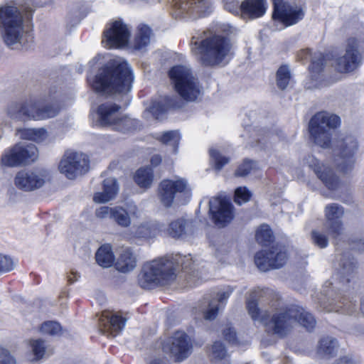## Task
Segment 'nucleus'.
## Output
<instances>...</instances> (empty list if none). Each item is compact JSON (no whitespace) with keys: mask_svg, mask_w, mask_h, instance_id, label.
<instances>
[{"mask_svg":"<svg viewBox=\"0 0 364 364\" xmlns=\"http://www.w3.org/2000/svg\"><path fill=\"white\" fill-rule=\"evenodd\" d=\"M247 309L252 320L263 323L268 331L280 337H283L290 332L296 322L308 331H311L316 323L314 317L310 313L298 306L276 309L270 320L267 319V311L260 310L255 300H247Z\"/></svg>","mask_w":364,"mask_h":364,"instance_id":"f257e3e1","label":"nucleus"},{"mask_svg":"<svg viewBox=\"0 0 364 364\" xmlns=\"http://www.w3.org/2000/svg\"><path fill=\"white\" fill-rule=\"evenodd\" d=\"M133 76L125 61L121 60L109 63L99 70L97 75L88 77V82L97 92L103 94H126L131 90Z\"/></svg>","mask_w":364,"mask_h":364,"instance_id":"f03ea898","label":"nucleus"},{"mask_svg":"<svg viewBox=\"0 0 364 364\" xmlns=\"http://www.w3.org/2000/svg\"><path fill=\"white\" fill-rule=\"evenodd\" d=\"M192 37L191 52L203 65L206 66L225 65L232 57V46L230 41L223 36L210 37Z\"/></svg>","mask_w":364,"mask_h":364,"instance_id":"7ed1b4c3","label":"nucleus"},{"mask_svg":"<svg viewBox=\"0 0 364 364\" xmlns=\"http://www.w3.org/2000/svg\"><path fill=\"white\" fill-rule=\"evenodd\" d=\"M191 259L186 256L176 258L168 256L154 259L144 264L139 283L144 289L168 284L176 279L179 263L186 269L188 268L186 262Z\"/></svg>","mask_w":364,"mask_h":364,"instance_id":"20e7f679","label":"nucleus"},{"mask_svg":"<svg viewBox=\"0 0 364 364\" xmlns=\"http://www.w3.org/2000/svg\"><path fill=\"white\" fill-rule=\"evenodd\" d=\"M23 14L16 6L0 8V23L3 27V39L12 49L27 48L29 35L24 31Z\"/></svg>","mask_w":364,"mask_h":364,"instance_id":"39448f33","label":"nucleus"},{"mask_svg":"<svg viewBox=\"0 0 364 364\" xmlns=\"http://www.w3.org/2000/svg\"><path fill=\"white\" fill-rule=\"evenodd\" d=\"M60 109L55 104L43 105L39 101L29 100L23 103L11 105L8 114L16 120H44L55 117Z\"/></svg>","mask_w":364,"mask_h":364,"instance_id":"423d86ee","label":"nucleus"},{"mask_svg":"<svg viewBox=\"0 0 364 364\" xmlns=\"http://www.w3.org/2000/svg\"><path fill=\"white\" fill-rule=\"evenodd\" d=\"M158 197L161 204L171 207L173 203H186L191 197V188L184 178L175 176L162 180L158 187Z\"/></svg>","mask_w":364,"mask_h":364,"instance_id":"0eeeda50","label":"nucleus"},{"mask_svg":"<svg viewBox=\"0 0 364 364\" xmlns=\"http://www.w3.org/2000/svg\"><path fill=\"white\" fill-rule=\"evenodd\" d=\"M364 54V33L346 40L345 54L337 58L334 63L336 70L341 73L355 70L361 63Z\"/></svg>","mask_w":364,"mask_h":364,"instance_id":"6e6552de","label":"nucleus"},{"mask_svg":"<svg viewBox=\"0 0 364 364\" xmlns=\"http://www.w3.org/2000/svg\"><path fill=\"white\" fill-rule=\"evenodd\" d=\"M169 77L177 92L187 101H194L200 95L198 80L191 69L186 65L173 66L169 71Z\"/></svg>","mask_w":364,"mask_h":364,"instance_id":"1a4fd4ad","label":"nucleus"},{"mask_svg":"<svg viewBox=\"0 0 364 364\" xmlns=\"http://www.w3.org/2000/svg\"><path fill=\"white\" fill-rule=\"evenodd\" d=\"M340 124V118L326 112L316 114L310 120L309 132L314 143L328 148L331 143V129Z\"/></svg>","mask_w":364,"mask_h":364,"instance_id":"9d476101","label":"nucleus"},{"mask_svg":"<svg viewBox=\"0 0 364 364\" xmlns=\"http://www.w3.org/2000/svg\"><path fill=\"white\" fill-rule=\"evenodd\" d=\"M358 149V141L353 136H347L338 141L335 164L340 172L348 173L353 171Z\"/></svg>","mask_w":364,"mask_h":364,"instance_id":"9b49d317","label":"nucleus"},{"mask_svg":"<svg viewBox=\"0 0 364 364\" xmlns=\"http://www.w3.org/2000/svg\"><path fill=\"white\" fill-rule=\"evenodd\" d=\"M90 168V161L87 155L82 153L66 151L58 165L60 172L69 179L87 173Z\"/></svg>","mask_w":364,"mask_h":364,"instance_id":"f8f14e48","label":"nucleus"},{"mask_svg":"<svg viewBox=\"0 0 364 364\" xmlns=\"http://www.w3.org/2000/svg\"><path fill=\"white\" fill-rule=\"evenodd\" d=\"M130 28L122 20H115L107 24L102 43L107 48H118L127 45Z\"/></svg>","mask_w":364,"mask_h":364,"instance_id":"ddd939ff","label":"nucleus"},{"mask_svg":"<svg viewBox=\"0 0 364 364\" xmlns=\"http://www.w3.org/2000/svg\"><path fill=\"white\" fill-rule=\"evenodd\" d=\"M273 18L286 26L294 25L304 17L303 8L295 4H289L284 0H273Z\"/></svg>","mask_w":364,"mask_h":364,"instance_id":"4468645a","label":"nucleus"},{"mask_svg":"<svg viewBox=\"0 0 364 364\" xmlns=\"http://www.w3.org/2000/svg\"><path fill=\"white\" fill-rule=\"evenodd\" d=\"M287 260V252L282 247H273L272 250H262L255 255V262L263 272L282 267Z\"/></svg>","mask_w":364,"mask_h":364,"instance_id":"2eb2a0df","label":"nucleus"},{"mask_svg":"<svg viewBox=\"0 0 364 364\" xmlns=\"http://www.w3.org/2000/svg\"><path fill=\"white\" fill-rule=\"evenodd\" d=\"M49 178V173L45 169L21 171L16 174L14 183L18 188L31 191L41 188Z\"/></svg>","mask_w":364,"mask_h":364,"instance_id":"dca6fc26","label":"nucleus"},{"mask_svg":"<svg viewBox=\"0 0 364 364\" xmlns=\"http://www.w3.org/2000/svg\"><path fill=\"white\" fill-rule=\"evenodd\" d=\"M209 213L215 225L219 228L227 225L233 219V207L225 198H213L209 201Z\"/></svg>","mask_w":364,"mask_h":364,"instance_id":"f3484780","label":"nucleus"},{"mask_svg":"<svg viewBox=\"0 0 364 364\" xmlns=\"http://www.w3.org/2000/svg\"><path fill=\"white\" fill-rule=\"evenodd\" d=\"M191 344L188 336L183 331H176L164 346V350L169 352L177 361L188 356Z\"/></svg>","mask_w":364,"mask_h":364,"instance_id":"a211bd4d","label":"nucleus"},{"mask_svg":"<svg viewBox=\"0 0 364 364\" xmlns=\"http://www.w3.org/2000/svg\"><path fill=\"white\" fill-rule=\"evenodd\" d=\"M309 167L314 171L317 177L331 190H336L340 186L338 178L333 174L332 171L323 164L315 158L309 156L306 159Z\"/></svg>","mask_w":364,"mask_h":364,"instance_id":"6ab92c4d","label":"nucleus"},{"mask_svg":"<svg viewBox=\"0 0 364 364\" xmlns=\"http://www.w3.org/2000/svg\"><path fill=\"white\" fill-rule=\"evenodd\" d=\"M172 3L178 15L196 14L205 16L211 6L210 0H172Z\"/></svg>","mask_w":364,"mask_h":364,"instance_id":"aec40b11","label":"nucleus"},{"mask_svg":"<svg viewBox=\"0 0 364 364\" xmlns=\"http://www.w3.org/2000/svg\"><path fill=\"white\" fill-rule=\"evenodd\" d=\"M343 213V208L338 204L333 203L326 207V222L325 226L328 229V234L333 237L336 238L343 232L341 218Z\"/></svg>","mask_w":364,"mask_h":364,"instance_id":"412c9836","label":"nucleus"},{"mask_svg":"<svg viewBox=\"0 0 364 364\" xmlns=\"http://www.w3.org/2000/svg\"><path fill=\"white\" fill-rule=\"evenodd\" d=\"M126 321L119 314L103 313L99 319L100 330L104 334L115 336L124 328Z\"/></svg>","mask_w":364,"mask_h":364,"instance_id":"4be33fe9","label":"nucleus"},{"mask_svg":"<svg viewBox=\"0 0 364 364\" xmlns=\"http://www.w3.org/2000/svg\"><path fill=\"white\" fill-rule=\"evenodd\" d=\"M232 292V289L230 287L220 291L216 298L210 300L203 309L204 318L210 321L215 318L218 311L224 307Z\"/></svg>","mask_w":364,"mask_h":364,"instance_id":"5701e85b","label":"nucleus"},{"mask_svg":"<svg viewBox=\"0 0 364 364\" xmlns=\"http://www.w3.org/2000/svg\"><path fill=\"white\" fill-rule=\"evenodd\" d=\"M193 223L183 218L171 221L168 226L161 228L160 231L173 238H181L193 231Z\"/></svg>","mask_w":364,"mask_h":364,"instance_id":"b1692460","label":"nucleus"},{"mask_svg":"<svg viewBox=\"0 0 364 364\" xmlns=\"http://www.w3.org/2000/svg\"><path fill=\"white\" fill-rule=\"evenodd\" d=\"M26 343L28 348L26 357L30 362H38L51 354L49 346L41 338H31Z\"/></svg>","mask_w":364,"mask_h":364,"instance_id":"393cba45","label":"nucleus"},{"mask_svg":"<svg viewBox=\"0 0 364 364\" xmlns=\"http://www.w3.org/2000/svg\"><path fill=\"white\" fill-rule=\"evenodd\" d=\"M140 212L134 204L127 205L126 208L115 206L112 220L122 228H128L132 223L131 217L138 218Z\"/></svg>","mask_w":364,"mask_h":364,"instance_id":"a878e982","label":"nucleus"},{"mask_svg":"<svg viewBox=\"0 0 364 364\" xmlns=\"http://www.w3.org/2000/svg\"><path fill=\"white\" fill-rule=\"evenodd\" d=\"M241 14L251 19L260 18L267 9V0H245L240 4Z\"/></svg>","mask_w":364,"mask_h":364,"instance_id":"bb28decb","label":"nucleus"},{"mask_svg":"<svg viewBox=\"0 0 364 364\" xmlns=\"http://www.w3.org/2000/svg\"><path fill=\"white\" fill-rule=\"evenodd\" d=\"M120 107L116 104L107 102L101 105L97 110L99 123L102 126H110L117 121L120 116Z\"/></svg>","mask_w":364,"mask_h":364,"instance_id":"cd10ccee","label":"nucleus"},{"mask_svg":"<svg viewBox=\"0 0 364 364\" xmlns=\"http://www.w3.org/2000/svg\"><path fill=\"white\" fill-rule=\"evenodd\" d=\"M119 191L117 181L114 178H108L103 181V189L94 195L93 200L97 203H105L114 199Z\"/></svg>","mask_w":364,"mask_h":364,"instance_id":"c85d7f7f","label":"nucleus"},{"mask_svg":"<svg viewBox=\"0 0 364 364\" xmlns=\"http://www.w3.org/2000/svg\"><path fill=\"white\" fill-rule=\"evenodd\" d=\"M136 263V255L130 249L125 248L119 253L114 265L119 272L127 273L134 269Z\"/></svg>","mask_w":364,"mask_h":364,"instance_id":"c756f323","label":"nucleus"},{"mask_svg":"<svg viewBox=\"0 0 364 364\" xmlns=\"http://www.w3.org/2000/svg\"><path fill=\"white\" fill-rule=\"evenodd\" d=\"M298 57L300 60H307L309 58L311 60V65L310 66V72L311 77L314 80L317 81L320 77V73L323 69V56L321 53H315L314 56L312 57L311 50L305 49L302 50L298 54Z\"/></svg>","mask_w":364,"mask_h":364,"instance_id":"7c9ffc66","label":"nucleus"},{"mask_svg":"<svg viewBox=\"0 0 364 364\" xmlns=\"http://www.w3.org/2000/svg\"><path fill=\"white\" fill-rule=\"evenodd\" d=\"M152 31L151 28L144 23H140L136 31L132 46L135 50H143L151 42Z\"/></svg>","mask_w":364,"mask_h":364,"instance_id":"2f4dec72","label":"nucleus"},{"mask_svg":"<svg viewBox=\"0 0 364 364\" xmlns=\"http://www.w3.org/2000/svg\"><path fill=\"white\" fill-rule=\"evenodd\" d=\"M95 258L100 266L104 268L111 267L114 261L112 247L107 244L102 245L97 251Z\"/></svg>","mask_w":364,"mask_h":364,"instance_id":"473e14b6","label":"nucleus"},{"mask_svg":"<svg viewBox=\"0 0 364 364\" xmlns=\"http://www.w3.org/2000/svg\"><path fill=\"white\" fill-rule=\"evenodd\" d=\"M337 348V341L334 338L326 337L320 340L317 353L322 357L330 358L336 353Z\"/></svg>","mask_w":364,"mask_h":364,"instance_id":"72a5a7b5","label":"nucleus"},{"mask_svg":"<svg viewBox=\"0 0 364 364\" xmlns=\"http://www.w3.org/2000/svg\"><path fill=\"white\" fill-rule=\"evenodd\" d=\"M154 181V171L150 167L138 169L134 175V181L140 187L149 188Z\"/></svg>","mask_w":364,"mask_h":364,"instance_id":"f704fd0d","label":"nucleus"},{"mask_svg":"<svg viewBox=\"0 0 364 364\" xmlns=\"http://www.w3.org/2000/svg\"><path fill=\"white\" fill-rule=\"evenodd\" d=\"M17 151L20 155L21 164H29L38 158V149L33 144H16Z\"/></svg>","mask_w":364,"mask_h":364,"instance_id":"c9c22d12","label":"nucleus"},{"mask_svg":"<svg viewBox=\"0 0 364 364\" xmlns=\"http://www.w3.org/2000/svg\"><path fill=\"white\" fill-rule=\"evenodd\" d=\"M339 274L342 279L343 282H349L350 277L353 275L355 269V264L353 258L349 256L344 257L340 259Z\"/></svg>","mask_w":364,"mask_h":364,"instance_id":"e433bc0d","label":"nucleus"},{"mask_svg":"<svg viewBox=\"0 0 364 364\" xmlns=\"http://www.w3.org/2000/svg\"><path fill=\"white\" fill-rule=\"evenodd\" d=\"M138 125L139 122L136 119L120 114L117 121L114 123L112 129L123 133H127L135 130Z\"/></svg>","mask_w":364,"mask_h":364,"instance_id":"4c0bfd02","label":"nucleus"},{"mask_svg":"<svg viewBox=\"0 0 364 364\" xmlns=\"http://www.w3.org/2000/svg\"><path fill=\"white\" fill-rule=\"evenodd\" d=\"M39 331L45 336L58 337L62 335L63 328L59 323L50 321L43 323L39 328Z\"/></svg>","mask_w":364,"mask_h":364,"instance_id":"58836bf2","label":"nucleus"},{"mask_svg":"<svg viewBox=\"0 0 364 364\" xmlns=\"http://www.w3.org/2000/svg\"><path fill=\"white\" fill-rule=\"evenodd\" d=\"M16 146L4 152L1 157V164L6 166H16L21 164Z\"/></svg>","mask_w":364,"mask_h":364,"instance_id":"ea45409f","label":"nucleus"},{"mask_svg":"<svg viewBox=\"0 0 364 364\" xmlns=\"http://www.w3.org/2000/svg\"><path fill=\"white\" fill-rule=\"evenodd\" d=\"M171 106V104L168 102V100L166 97L161 98L159 100H154L152 102L151 105L149 108V112L158 119Z\"/></svg>","mask_w":364,"mask_h":364,"instance_id":"a19ab883","label":"nucleus"},{"mask_svg":"<svg viewBox=\"0 0 364 364\" xmlns=\"http://www.w3.org/2000/svg\"><path fill=\"white\" fill-rule=\"evenodd\" d=\"M210 356L214 362L223 360L225 363L228 361V353L224 345L221 342L216 341L211 347Z\"/></svg>","mask_w":364,"mask_h":364,"instance_id":"79ce46f5","label":"nucleus"},{"mask_svg":"<svg viewBox=\"0 0 364 364\" xmlns=\"http://www.w3.org/2000/svg\"><path fill=\"white\" fill-rule=\"evenodd\" d=\"M132 233L136 237L150 238L155 236V230L149 223H143L132 228Z\"/></svg>","mask_w":364,"mask_h":364,"instance_id":"37998d69","label":"nucleus"},{"mask_svg":"<svg viewBox=\"0 0 364 364\" xmlns=\"http://www.w3.org/2000/svg\"><path fill=\"white\" fill-rule=\"evenodd\" d=\"M291 80V73L287 65L281 66L277 72V85L281 90L287 87Z\"/></svg>","mask_w":364,"mask_h":364,"instance_id":"c03bdc74","label":"nucleus"},{"mask_svg":"<svg viewBox=\"0 0 364 364\" xmlns=\"http://www.w3.org/2000/svg\"><path fill=\"white\" fill-rule=\"evenodd\" d=\"M255 237L259 244L267 245L272 240L273 234L268 225H262L257 230Z\"/></svg>","mask_w":364,"mask_h":364,"instance_id":"a18cd8bd","label":"nucleus"},{"mask_svg":"<svg viewBox=\"0 0 364 364\" xmlns=\"http://www.w3.org/2000/svg\"><path fill=\"white\" fill-rule=\"evenodd\" d=\"M181 139L180 134L178 131H169L164 133L161 138L160 141L163 144H169L173 146V151L176 152L177 146Z\"/></svg>","mask_w":364,"mask_h":364,"instance_id":"49530a36","label":"nucleus"},{"mask_svg":"<svg viewBox=\"0 0 364 364\" xmlns=\"http://www.w3.org/2000/svg\"><path fill=\"white\" fill-rule=\"evenodd\" d=\"M251 193L246 187H239L235 191V201L239 205L247 203L251 198Z\"/></svg>","mask_w":364,"mask_h":364,"instance_id":"de8ad7c7","label":"nucleus"},{"mask_svg":"<svg viewBox=\"0 0 364 364\" xmlns=\"http://www.w3.org/2000/svg\"><path fill=\"white\" fill-rule=\"evenodd\" d=\"M210 156L212 161H214L215 168L220 170L226 164L229 162V159L221 156L220 152L215 149H210Z\"/></svg>","mask_w":364,"mask_h":364,"instance_id":"09e8293b","label":"nucleus"},{"mask_svg":"<svg viewBox=\"0 0 364 364\" xmlns=\"http://www.w3.org/2000/svg\"><path fill=\"white\" fill-rule=\"evenodd\" d=\"M257 168L255 162L252 161L245 160L241 164L236 171V175L239 176H245L250 173L254 169Z\"/></svg>","mask_w":364,"mask_h":364,"instance_id":"8fccbe9b","label":"nucleus"},{"mask_svg":"<svg viewBox=\"0 0 364 364\" xmlns=\"http://www.w3.org/2000/svg\"><path fill=\"white\" fill-rule=\"evenodd\" d=\"M311 239L316 245L320 248H324L328 245V239L325 235L318 231H312Z\"/></svg>","mask_w":364,"mask_h":364,"instance_id":"3c124183","label":"nucleus"},{"mask_svg":"<svg viewBox=\"0 0 364 364\" xmlns=\"http://www.w3.org/2000/svg\"><path fill=\"white\" fill-rule=\"evenodd\" d=\"M49 134L43 128L33 129L32 141L36 143L45 142L48 140Z\"/></svg>","mask_w":364,"mask_h":364,"instance_id":"603ef678","label":"nucleus"},{"mask_svg":"<svg viewBox=\"0 0 364 364\" xmlns=\"http://www.w3.org/2000/svg\"><path fill=\"white\" fill-rule=\"evenodd\" d=\"M114 207L101 206L95 210V216L99 219L112 218Z\"/></svg>","mask_w":364,"mask_h":364,"instance_id":"864d4df0","label":"nucleus"},{"mask_svg":"<svg viewBox=\"0 0 364 364\" xmlns=\"http://www.w3.org/2000/svg\"><path fill=\"white\" fill-rule=\"evenodd\" d=\"M14 267L13 260L6 255H0V272L11 271Z\"/></svg>","mask_w":364,"mask_h":364,"instance_id":"5fc2aeb1","label":"nucleus"},{"mask_svg":"<svg viewBox=\"0 0 364 364\" xmlns=\"http://www.w3.org/2000/svg\"><path fill=\"white\" fill-rule=\"evenodd\" d=\"M0 364H16V360L7 350L0 348Z\"/></svg>","mask_w":364,"mask_h":364,"instance_id":"6e6d98bb","label":"nucleus"},{"mask_svg":"<svg viewBox=\"0 0 364 364\" xmlns=\"http://www.w3.org/2000/svg\"><path fill=\"white\" fill-rule=\"evenodd\" d=\"M229 253V247L228 245H221L216 250L215 257L220 261L225 262Z\"/></svg>","mask_w":364,"mask_h":364,"instance_id":"4d7b16f0","label":"nucleus"},{"mask_svg":"<svg viewBox=\"0 0 364 364\" xmlns=\"http://www.w3.org/2000/svg\"><path fill=\"white\" fill-rule=\"evenodd\" d=\"M225 9L232 14H237L241 13L240 4L237 1H226L225 3Z\"/></svg>","mask_w":364,"mask_h":364,"instance_id":"13d9d810","label":"nucleus"},{"mask_svg":"<svg viewBox=\"0 0 364 364\" xmlns=\"http://www.w3.org/2000/svg\"><path fill=\"white\" fill-rule=\"evenodd\" d=\"M33 129H20L17 131V135L20 139L32 141Z\"/></svg>","mask_w":364,"mask_h":364,"instance_id":"bf43d9fd","label":"nucleus"},{"mask_svg":"<svg viewBox=\"0 0 364 364\" xmlns=\"http://www.w3.org/2000/svg\"><path fill=\"white\" fill-rule=\"evenodd\" d=\"M223 336L229 342H233L235 339V332L231 327H225L223 329Z\"/></svg>","mask_w":364,"mask_h":364,"instance_id":"052dcab7","label":"nucleus"},{"mask_svg":"<svg viewBox=\"0 0 364 364\" xmlns=\"http://www.w3.org/2000/svg\"><path fill=\"white\" fill-rule=\"evenodd\" d=\"M80 277V274L77 272L71 270L67 277L68 282L70 284H73L79 279Z\"/></svg>","mask_w":364,"mask_h":364,"instance_id":"680f3d73","label":"nucleus"},{"mask_svg":"<svg viewBox=\"0 0 364 364\" xmlns=\"http://www.w3.org/2000/svg\"><path fill=\"white\" fill-rule=\"evenodd\" d=\"M161 162V157L160 155L156 154L151 158V164L154 167L157 166Z\"/></svg>","mask_w":364,"mask_h":364,"instance_id":"e2e57ef3","label":"nucleus"},{"mask_svg":"<svg viewBox=\"0 0 364 364\" xmlns=\"http://www.w3.org/2000/svg\"><path fill=\"white\" fill-rule=\"evenodd\" d=\"M149 364H166L164 359L161 358H155L152 359Z\"/></svg>","mask_w":364,"mask_h":364,"instance_id":"0e129e2a","label":"nucleus"},{"mask_svg":"<svg viewBox=\"0 0 364 364\" xmlns=\"http://www.w3.org/2000/svg\"><path fill=\"white\" fill-rule=\"evenodd\" d=\"M337 364H354V363L350 359L345 357V358H342L341 359H340Z\"/></svg>","mask_w":364,"mask_h":364,"instance_id":"69168bd1","label":"nucleus"},{"mask_svg":"<svg viewBox=\"0 0 364 364\" xmlns=\"http://www.w3.org/2000/svg\"><path fill=\"white\" fill-rule=\"evenodd\" d=\"M356 248L359 251H363L364 252V240H360L358 244L356 245Z\"/></svg>","mask_w":364,"mask_h":364,"instance_id":"338daca9","label":"nucleus"},{"mask_svg":"<svg viewBox=\"0 0 364 364\" xmlns=\"http://www.w3.org/2000/svg\"><path fill=\"white\" fill-rule=\"evenodd\" d=\"M342 307H343V306H342L341 305H338V306L332 307V308H331V309H328V311H339V309H340L341 308H342Z\"/></svg>","mask_w":364,"mask_h":364,"instance_id":"774afa93","label":"nucleus"}]
</instances>
